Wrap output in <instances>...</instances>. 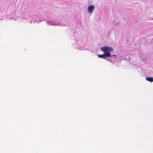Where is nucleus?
Segmentation results:
<instances>
[{
  "label": "nucleus",
  "instance_id": "obj_1",
  "mask_svg": "<svg viewBox=\"0 0 153 153\" xmlns=\"http://www.w3.org/2000/svg\"><path fill=\"white\" fill-rule=\"evenodd\" d=\"M102 51L104 52V54L98 55L99 57L105 59L106 57H108L111 56V52L113 51V49L110 47L104 46L100 48Z\"/></svg>",
  "mask_w": 153,
  "mask_h": 153
},
{
  "label": "nucleus",
  "instance_id": "obj_2",
  "mask_svg": "<svg viewBox=\"0 0 153 153\" xmlns=\"http://www.w3.org/2000/svg\"><path fill=\"white\" fill-rule=\"evenodd\" d=\"M95 7L93 5H90L88 8V11L90 13H92Z\"/></svg>",
  "mask_w": 153,
  "mask_h": 153
},
{
  "label": "nucleus",
  "instance_id": "obj_3",
  "mask_svg": "<svg viewBox=\"0 0 153 153\" xmlns=\"http://www.w3.org/2000/svg\"><path fill=\"white\" fill-rule=\"evenodd\" d=\"M146 79L148 81H149L150 82H153V77H148L146 78Z\"/></svg>",
  "mask_w": 153,
  "mask_h": 153
}]
</instances>
